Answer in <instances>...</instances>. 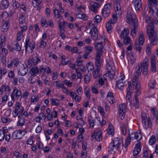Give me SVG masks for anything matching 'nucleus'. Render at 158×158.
Here are the masks:
<instances>
[{
	"label": "nucleus",
	"mask_w": 158,
	"mask_h": 158,
	"mask_svg": "<svg viewBox=\"0 0 158 158\" xmlns=\"http://www.w3.org/2000/svg\"><path fill=\"white\" fill-rule=\"evenodd\" d=\"M144 19H145L146 23H149L148 26L147 28V33L151 41V43L153 45L156 44L157 42L158 36L154 34V23L157 24L158 22H156L152 17L145 16Z\"/></svg>",
	"instance_id": "f257e3e1"
},
{
	"label": "nucleus",
	"mask_w": 158,
	"mask_h": 158,
	"mask_svg": "<svg viewBox=\"0 0 158 158\" xmlns=\"http://www.w3.org/2000/svg\"><path fill=\"white\" fill-rule=\"evenodd\" d=\"M128 22L131 24V34L133 36L135 35L138 26V20L135 15H132L131 11L128 10L127 15Z\"/></svg>",
	"instance_id": "f03ea898"
},
{
	"label": "nucleus",
	"mask_w": 158,
	"mask_h": 158,
	"mask_svg": "<svg viewBox=\"0 0 158 158\" xmlns=\"http://www.w3.org/2000/svg\"><path fill=\"white\" fill-rule=\"evenodd\" d=\"M123 143L122 139L117 137L112 140L109 145L108 148L110 150H113L114 149H118L120 145Z\"/></svg>",
	"instance_id": "7ed1b4c3"
},
{
	"label": "nucleus",
	"mask_w": 158,
	"mask_h": 158,
	"mask_svg": "<svg viewBox=\"0 0 158 158\" xmlns=\"http://www.w3.org/2000/svg\"><path fill=\"white\" fill-rule=\"evenodd\" d=\"M27 133V131H24L20 130H16L14 131L12 135V138L13 139H21Z\"/></svg>",
	"instance_id": "20e7f679"
},
{
	"label": "nucleus",
	"mask_w": 158,
	"mask_h": 158,
	"mask_svg": "<svg viewBox=\"0 0 158 158\" xmlns=\"http://www.w3.org/2000/svg\"><path fill=\"white\" fill-rule=\"evenodd\" d=\"M139 65L143 69V73L144 75H147L148 71V60L147 58H146L145 60L142 63L139 64Z\"/></svg>",
	"instance_id": "39448f33"
},
{
	"label": "nucleus",
	"mask_w": 158,
	"mask_h": 158,
	"mask_svg": "<svg viewBox=\"0 0 158 158\" xmlns=\"http://www.w3.org/2000/svg\"><path fill=\"white\" fill-rule=\"evenodd\" d=\"M14 94L15 95L17 99H21L22 98V93L21 91L17 89L16 87L14 88L13 91L11 94V97L12 101L14 102L15 100Z\"/></svg>",
	"instance_id": "423d86ee"
},
{
	"label": "nucleus",
	"mask_w": 158,
	"mask_h": 158,
	"mask_svg": "<svg viewBox=\"0 0 158 158\" xmlns=\"http://www.w3.org/2000/svg\"><path fill=\"white\" fill-rule=\"evenodd\" d=\"M30 41V37L29 36H27L26 39L25 45L26 53L27 51L28 46H29V48H30L31 50V52H33V49L35 48V43L33 41H31L30 43V44H29Z\"/></svg>",
	"instance_id": "0eeeda50"
},
{
	"label": "nucleus",
	"mask_w": 158,
	"mask_h": 158,
	"mask_svg": "<svg viewBox=\"0 0 158 158\" xmlns=\"http://www.w3.org/2000/svg\"><path fill=\"white\" fill-rule=\"evenodd\" d=\"M102 42H100L99 43H94V45L96 49V55H102L103 54V49L104 46L102 44Z\"/></svg>",
	"instance_id": "6e6552de"
},
{
	"label": "nucleus",
	"mask_w": 158,
	"mask_h": 158,
	"mask_svg": "<svg viewBox=\"0 0 158 158\" xmlns=\"http://www.w3.org/2000/svg\"><path fill=\"white\" fill-rule=\"evenodd\" d=\"M19 26L22 31H26L27 29V23L25 22V17L23 14L19 16Z\"/></svg>",
	"instance_id": "1a4fd4ad"
},
{
	"label": "nucleus",
	"mask_w": 158,
	"mask_h": 158,
	"mask_svg": "<svg viewBox=\"0 0 158 158\" xmlns=\"http://www.w3.org/2000/svg\"><path fill=\"white\" fill-rule=\"evenodd\" d=\"M132 84L133 85V88L136 89V91L135 96L137 97L141 94L140 84L138 82V81L136 79H133L132 82Z\"/></svg>",
	"instance_id": "9d476101"
},
{
	"label": "nucleus",
	"mask_w": 158,
	"mask_h": 158,
	"mask_svg": "<svg viewBox=\"0 0 158 158\" xmlns=\"http://www.w3.org/2000/svg\"><path fill=\"white\" fill-rule=\"evenodd\" d=\"M89 33L91 35L92 38L94 40H99L98 37V33L97 29L95 27L92 28L90 30Z\"/></svg>",
	"instance_id": "9b49d317"
},
{
	"label": "nucleus",
	"mask_w": 158,
	"mask_h": 158,
	"mask_svg": "<svg viewBox=\"0 0 158 158\" xmlns=\"http://www.w3.org/2000/svg\"><path fill=\"white\" fill-rule=\"evenodd\" d=\"M155 55H152L151 56V69L152 72L155 73L156 71V62Z\"/></svg>",
	"instance_id": "f8f14e48"
},
{
	"label": "nucleus",
	"mask_w": 158,
	"mask_h": 158,
	"mask_svg": "<svg viewBox=\"0 0 158 158\" xmlns=\"http://www.w3.org/2000/svg\"><path fill=\"white\" fill-rule=\"evenodd\" d=\"M92 137L93 138H95L97 141H101L102 140V132L99 131L96 133L94 132L92 134Z\"/></svg>",
	"instance_id": "ddd939ff"
},
{
	"label": "nucleus",
	"mask_w": 158,
	"mask_h": 158,
	"mask_svg": "<svg viewBox=\"0 0 158 158\" xmlns=\"http://www.w3.org/2000/svg\"><path fill=\"white\" fill-rule=\"evenodd\" d=\"M99 4L96 2H94L89 7L90 10H92L94 13L98 12L97 10L100 7Z\"/></svg>",
	"instance_id": "4468645a"
},
{
	"label": "nucleus",
	"mask_w": 158,
	"mask_h": 158,
	"mask_svg": "<svg viewBox=\"0 0 158 158\" xmlns=\"http://www.w3.org/2000/svg\"><path fill=\"white\" fill-rule=\"evenodd\" d=\"M141 147L140 144L139 142L137 143L134 148L133 151V155L134 156H137L140 152Z\"/></svg>",
	"instance_id": "2eb2a0df"
},
{
	"label": "nucleus",
	"mask_w": 158,
	"mask_h": 158,
	"mask_svg": "<svg viewBox=\"0 0 158 158\" xmlns=\"http://www.w3.org/2000/svg\"><path fill=\"white\" fill-rule=\"evenodd\" d=\"M107 73L103 75V77L106 79V77H108L110 79H113L115 75V71L107 70Z\"/></svg>",
	"instance_id": "dca6fc26"
},
{
	"label": "nucleus",
	"mask_w": 158,
	"mask_h": 158,
	"mask_svg": "<svg viewBox=\"0 0 158 158\" xmlns=\"http://www.w3.org/2000/svg\"><path fill=\"white\" fill-rule=\"evenodd\" d=\"M26 68L24 64H23L20 69L18 71V73L20 75L24 76L27 73L28 70L27 67Z\"/></svg>",
	"instance_id": "f3484780"
},
{
	"label": "nucleus",
	"mask_w": 158,
	"mask_h": 158,
	"mask_svg": "<svg viewBox=\"0 0 158 158\" xmlns=\"http://www.w3.org/2000/svg\"><path fill=\"white\" fill-rule=\"evenodd\" d=\"M106 69L110 70L115 71V67L112 61H109L107 62L106 64Z\"/></svg>",
	"instance_id": "a211bd4d"
},
{
	"label": "nucleus",
	"mask_w": 158,
	"mask_h": 158,
	"mask_svg": "<svg viewBox=\"0 0 158 158\" xmlns=\"http://www.w3.org/2000/svg\"><path fill=\"white\" fill-rule=\"evenodd\" d=\"M101 56L100 55H96L95 58V65L96 69H99L101 65Z\"/></svg>",
	"instance_id": "6ab92c4d"
},
{
	"label": "nucleus",
	"mask_w": 158,
	"mask_h": 158,
	"mask_svg": "<svg viewBox=\"0 0 158 158\" xmlns=\"http://www.w3.org/2000/svg\"><path fill=\"white\" fill-rule=\"evenodd\" d=\"M133 3L136 10H139L142 7V2L141 0H133Z\"/></svg>",
	"instance_id": "aec40b11"
},
{
	"label": "nucleus",
	"mask_w": 158,
	"mask_h": 158,
	"mask_svg": "<svg viewBox=\"0 0 158 158\" xmlns=\"http://www.w3.org/2000/svg\"><path fill=\"white\" fill-rule=\"evenodd\" d=\"M114 8L115 9V12L117 15H120L122 13L121 7L120 4L118 3L114 5Z\"/></svg>",
	"instance_id": "412c9836"
},
{
	"label": "nucleus",
	"mask_w": 158,
	"mask_h": 158,
	"mask_svg": "<svg viewBox=\"0 0 158 158\" xmlns=\"http://www.w3.org/2000/svg\"><path fill=\"white\" fill-rule=\"evenodd\" d=\"M143 123H144L143 127L146 129L150 128L152 126V123L149 117L146 120L144 121Z\"/></svg>",
	"instance_id": "4be33fe9"
},
{
	"label": "nucleus",
	"mask_w": 158,
	"mask_h": 158,
	"mask_svg": "<svg viewBox=\"0 0 158 158\" xmlns=\"http://www.w3.org/2000/svg\"><path fill=\"white\" fill-rule=\"evenodd\" d=\"M136 69H137V70L134 74V76H135V77L136 78V79H136L138 81L137 79L139 75L141 73L142 69L141 67L139 65V64L137 66ZM133 79L135 80L134 79Z\"/></svg>",
	"instance_id": "5701e85b"
},
{
	"label": "nucleus",
	"mask_w": 158,
	"mask_h": 158,
	"mask_svg": "<svg viewBox=\"0 0 158 158\" xmlns=\"http://www.w3.org/2000/svg\"><path fill=\"white\" fill-rule=\"evenodd\" d=\"M39 71L38 68L37 67H34L31 68L29 73L32 76L35 77L39 73Z\"/></svg>",
	"instance_id": "b1692460"
},
{
	"label": "nucleus",
	"mask_w": 158,
	"mask_h": 158,
	"mask_svg": "<svg viewBox=\"0 0 158 158\" xmlns=\"http://www.w3.org/2000/svg\"><path fill=\"white\" fill-rule=\"evenodd\" d=\"M129 33L128 28H124L121 32L120 37L121 39L128 36V35Z\"/></svg>",
	"instance_id": "393cba45"
},
{
	"label": "nucleus",
	"mask_w": 158,
	"mask_h": 158,
	"mask_svg": "<svg viewBox=\"0 0 158 158\" xmlns=\"http://www.w3.org/2000/svg\"><path fill=\"white\" fill-rule=\"evenodd\" d=\"M9 3L6 0H3L2 1L0 5L1 9L3 10L5 9L8 7Z\"/></svg>",
	"instance_id": "a878e982"
},
{
	"label": "nucleus",
	"mask_w": 158,
	"mask_h": 158,
	"mask_svg": "<svg viewBox=\"0 0 158 158\" xmlns=\"http://www.w3.org/2000/svg\"><path fill=\"white\" fill-rule=\"evenodd\" d=\"M135 41H138V44L140 45H143L144 42V37L143 36V33L141 31L139 33V38L138 40H136Z\"/></svg>",
	"instance_id": "bb28decb"
},
{
	"label": "nucleus",
	"mask_w": 158,
	"mask_h": 158,
	"mask_svg": "<svg viewBox=\"0 0 158 158\" xmlns=\"http://www.w3.org/2000/svg\"><path fill=\"white\" fill-rule=\"evenodd\" d=\"M35 55L32 58L33 61V64L34 65H36L39 62H41V60L38 57V56L37 53H35Z\"/></svg>",
	"instance_id": "cd10ccee"
},
{
	"label": "nucleus",
	"mask_w": 158,
	"mask_h": 158,
	"mask_svg": "<svg viewBox=\"0 0 158 158\" xmlns=\"http://www.w3.org/2000/svg\"><path fill=\"white\" fill-rule=\"evenodd\" d=\"M112 22V20H109L106 25V28L107 29V31L109 33H110L112 32V28L111 26Z\"/></svg>",
	"instance_id": "c85d7f7f"
},
{
	"label": "nucleus",
	"mask_w": 158,
	"mask_h": 158,
	"mask_svg": "<svg viewBox=\"0 0 158 158\" xmlns=\"http://www.w3.org/2000/svg\"><path fill=\"white\" fill-rule=\"evenodd\" d=\"M54 13L55 17L56 18H59V20H60L61 21V20L63 19V18L62 16L61 15L59 10L57 9H55L54 10Z\"/></svg>",
	"instance_id": "c756f323"
},
{
	"label": "nucleus",
	"mask_w": 158,
	"mask_h": 158,
	"mask_svg": "<svg viewBox=\"0 0 158 158\" xmlns=\"http://www.w3.org/2000/svg\"><path fill=\"white\" fill-rule=\"evenodd\" d=\"M126 106L124 103L122 104L119 105L118 110L119 111V114H122L125 113L126 111Z\"/></svg>",
	"instance_id": "7c9ffc66"
},
{
	"label": "nucleus",
	"mask_w": 158,
	"mask_h": 158,
	"mask_svg": "<svg viewBox=\"0 0 158 158\" xmlns=\"http://www.w3.org/2000/svg\"><path fill=\"white\" fill-rule=\"evenodd\" d=\"M46 118V115L44 114L43 112L40 113L39 114V116H37L36 117V121L37 122L40 123L41 119L44 118V119H45Z\"/></svg>",
	"instance_id": "2f4dec72"
},
{
	"label": "nucleus",
	"mask_w": 158,
	"mask_h": 158,
	"mask_svg": "<svg viewBox=\"0 0 158 158\" xmlns=\"http://www.w3.org/2000/svg\"><path fill=\"white\" fill-rule=\"evenodd\" d=\"M9 22L7 21L3 24L2 26V31L3 32L6 31L9 27Z\"/></svg>",
	"instance_id": "473e14b6"
},
{
	"label": "nucleus",
	"mask_w": 158,
	"mask_h": 158,
	"mask_svg": "<svg viewBox=\"0 0 158 158\" xmlns=\"http://www.w3.org/2000/svg\"><path fill=\"white\" fill-rule=\"evenodd\" d=\"M123 39V42L125 45H127L131 43V40L128 36L124 38H122Z\"/></svg>",
	"instance_id": "72a5a7b5"
},
{
	"label": "nucleus",
	"mask_w": 158,
	"mask_h": 158,
	"mask_svg": "<svg viewBox=\"0 0 158 158\" xmlns=\"http://www.w3.org/2000/svg\"><path fill=\"white\" fill-rule=\"evenodd\" d=\"M88 120L90 126L93 127L95 125V120L94 118H93L92 117H88Z\"/></svg>",
	"instance_id": "f704fd0d"
},
{
	"label": "nucleus",
	"mask_w": 158,
	"mask_h": 158,
	"mask_svg": "<svg viewBox=\"0 0 158 158\" xmlns=\"http://www.w3.org/2000/svg\"><path fill=\"white\" fill-rule=\"evenodd\" d=\"M93 47L92 46H86L85 48V52L87 54H89L92 51Z\"/></svg>",
	"instance_id": "c9c22d12"
},
{
	"label": "nucleus",
	"mask_w": 158,
	"mask_h": 158,
	"mask_svg": "<svg viewBox=\"0 0 158 158\" xmlns=\"http://www.w3.org/2000/svg\"><path fill=\"white\" fill-rule=\"evenodd\" d=\"M87 67L88 71H91L94 69L93 64L91 62H89L87 65Z\"/></svg>",
	"instance_id": "e433bc0d"
},
{
	"label": "nucleus",
	"mask_w": 158,
	"mask_h": 158,
	"mask_svg": "<svg viewBox=\"0 0 158 158\" xmlns=\"http://www.w3.org/2000/svg\"><path fill=\"white\" fill-rule=\"evenodd\" d=\"M156 140L155 136L154 135H152L149 139V143L151 145H152L155 143Z\"/></svg>",
	"instance_id": "4c0bfd02"
},
{
	"label": "nucleus",
	"mask_w": 158,
	"mask_h": 158,
	"mask_svg": "<svg viewBox=\"0 0 158 158\" xmlns=\"http://www.w3.org/2000/svg\"><path fill=\"white\" fill-rule=\"evenodd\" d=\"M55 86L58 87V88H62L64 86V84L61 83L60 81H55Z\"/></svg>",
	"instance_id": "58836bf2"
},
{
	"label": "nucleus",
	"mask_w": 158,
	"mask_h": 158,
	"mask_svg": "<svg viewBox=\"0 0 158 158\" xmlns=\"http://www.w3.org/2000/svg\"><path fill=\"white\" fill-rule=\"evenodd\" d=\"M113 127L112 125H109V129L108 131V133L109 135H110L112 136H113L114 134V130L112 129Z\"/></svg>",
	"instance_id": "ea45409f"
},
{
	"label": "nucleus",
	"mask_w": 158,
	"mask_h": 158,
	"mask_svg": "<svg viewBox=\"0 0 158 158\" xmlns=\"http://www.w3.org/2000/svg\"><path fill=\"white\" fill-rule=\"evenodd\" d=\"M99 69H96L93 72V75L94 78H97L99 76Z\"/></svg>",
	"instance_id": "a19ab883"
},
{
	"label": "nucleus",
	"mask_w": 158,
	"mask_h": 158,
	"mask_svg": "<svg viewBox=\"0 0 158 158\" xmlns=\"http://www.w3.org/2000/svg\"><path fill=\"white\" fill-rule=\"evenodd\" d=\"M148 2L150 5L156 7L157 6V0H148Z\"/></svg>",
	"instance_id": "79ce46f5"
},
{
	"label": "nucleus",
	"mask_w": 158,
	"mask_h": 158,
	"mask_svg": "<svg viewBox=\"0 0 158 158\" xmlns=\"http://www.w3.org/2000/svg\"><path fill=\"white\" fill-rule=\"evenodd\" d=\"M25 31H22V28H21V31H19L17 34V39L18 41H19L21 40V36L23 35V32Z\"/></svg>",
	"instance_id": "37998d69"
},
{
	"label": "nucleus",
	"mask_w": 158,
	"mask_h": 158,
	"mask_svg": "<svg viewBox=\"0 0 158 158\" xmlns=\"http://www.w3.org/2000/svg\"><path fill=\"white\" fill-rule=\"evenodd\" d=\"M131 141V137L128 136L127 137L126 139L125 140V143L124 146L125 148H126L128 145L130 144Z\"/></svg>",
	"instance_id": "c03bdc74"
},
{
	"label": "nucleus",
	"mask_w": 158,
	"mask_h": 158,
	"mask_svg": "<svg viewBox=\"0 0 158 158\" xmlns=\"http://www.w3.org/2000/svg\"><path fill=\"white\" fill-rule=\"evenodd\" d=\"M58 24H59V27L60 29V33H64L65 31L64 28L63 27L62 25V24L60 20H59L58 21Z\"/></svg>",
	"instance_id": "a18cd8bd"
},
{
	"label": "nucleus",
	"mask_w": 158,
	"mask_h": 158,
	"mask_svg": "<svg viewBox=\"0 0 158 158\" xmlns=\"http://www.w3.org/2000/svg\"><path fill=\"white\" fill-rule=\"evenodd\" d=\"M52 104L53 105H55L58 106L59 104V101L58 100L53 98L51 99Z\"/></svg>",
	"instance_id": "49530a36"
},
{
	"label": "nucleus",
	"mask_w": 158,
	"mask_h": 158,
	"mask_svg": "<svg viewBox=\"0 0 158 158\" xmlns=\"http://www.w3.org/2000/svg\"><path fill=\"white\" fill-rule=\"evenodd\" d=\"M41 25L43 27H46L48 26V23L45 19H43L41 20Z\"/></svg>",
	"instance_id": "de8ad7c7"
},
{
	"label": "nucleus",
	"mask_w": 158,
	"mask_h": 158,
	"mask_svg": "<svg viewBox=\"0 0 158 158\" xmlns=\"http://www.w3.org/2000/svg\"><path fill=\"white\" fill-rule=\"evenodd\" d=\"M138 41H135V43L134 45V46L135 47L137 50L139 51V53H140L142 48L139 46V45L140 44H138Z\"/></svg>",
	"instance_id": "09e8293b"
},
{
	"label": "nucleus",
	"mask_w": 158,
	"mask_h": 158,
	"mask_svg": "<svg viewBox=\"0 0 158 158\" xmlns=\"http://www.w3.org/2000/svg\"><path fill=\"white\" fill-rule=\"evenodd\" d=\"M111 7V6L110 4H108L105 5L104 6V8L102 10L106 11H108L110 12Z\"/></svg>",
	"instance_id": "8fccbe9b"
},
{
	"label": "nucleus",
	"mask_w": 158,
	"mask_h": 158,
	"mask_svg": "<svg viewBox=\"0 0 158 158\" xmlns=\"http://www.w3.org/2000/svg\"><path fill=\"white\" fill-rule=\"evenodd\" d=\"M102 16L104 17H107L110 13V12L108 11L104 10H102Z\"/></svg>",
	"instance_id": "3c124183"
},
{
	"label": "nucleus",
	"mask_w": 158,
	"mask_h": 158,
	"mask_svg": "<svg viewBox=\"0 0 158 158\" xmlns=\"http://www.w3.org/2000/svg\"><path fill=\"white\" fill-rule=\"evenodd\" d=\"M24 119L23 118L20 119L17 122V124L19 126H22L24 124Z\"/></svg>",
	"instance_id": "603ef678"
},
{
	"label": "nucleus",
	"mask_w": 158,
	"mask_h": 158,
	"mask_svg": "<svg viewBox=\"0 0 158 158\" xmlns=\"http://www.w3.org/2000/svg\"><path fill=\"white\" fill-rule=\"evenodd\" d=\"M90 80V78L88 74H86L84 76V80L86 83H88Z\"/></svg>",
	"instance_id": "864d4df0"
},
{
	"label": "nucleus",
	"mask_w": 158,
	"mask_h": 158,
	"mask_svg": "<svg viewBox=\"0 0 158 158\" xmlns=\"http://www.w3.org/2000/svg\"><path fill=\"white\" fill-rule=\"evenodd\" d=\"M132 90V86L131 85V82H128V87L127 88V94H128V93H130V94H131V92L130 90Z\"/></svg>",
	"instance_id": "5fc2aeb1"
},
{
	"label": "nucleus",
	"mask_w": 158,
	"mask_h": 158,
	"mask_svg": "<svg viewBox=\"0 0 158 158\" xmlns=\"http://www.w3.org/2000/svg\"><path fill=\"white\" fill-rule=\"evenodd\" d=\"M156 84V81L155 80H154L153 81H151L149 85L150 88L152 89H154L155 87Z\"/></svg>",
	"instance_id": "6e6d98bb"
},
{
	"label": "nucleus",
	"mask_w": 158,
	"mask_h": 158,
	"mask_svg": "<svg viewBox=\"0 0 158 158\" xmlns=\"http://www.w3.org/2000/svg\"><path fill=\"white\" fill-rule=\"evenodd\" d=\"M14 48L15 50L20 51L21 50V48L18 43H17L15 44V47Z\"/></svg>",
	"instance_id": "4d7b16f0"
},
{
	"label": "nucleus",
	"mask_w": 158,
	"mask_h": 158,
	"mask_svg": "<svg viewBox=\"0 0 158 158\" xmlns=\"http://www.w3.org/2000/svg\"><path fill=\"white\" fill-rule=\"evenodd\" d=\"M12 62L15 66L17 67L19 64V60L18 58H15Z\"/></svg>",
	"instance_id": "13d9d810"
},
{
	"label": "nucleus",
	"mask_w": 158,
	"mask_h": 158,
	"mask_svg": "<svg viewBox=\"0 0 158 158\" xmlns=\"http://www.w3.org/2000/svg\"><path fill=\"white\" fill-rule=\"evenodd\" d=\"M131 94H130V93H128V94H127L126 96L127 100V103L128 102L130 105L131 104Z\"/></svg>",
	"instance_id": "bf43d9fd"
},
{
	"label": "nucleus",
	"mask_w": 158,
	"mask_h": 158,
	"mask_svg": "<svg viewBox=\"0 0 158 158\" xmlns=\"http://www.w3.org/2000/svg\"><path fill=\"white\" fill-rule=\"evenodd\" d=\"M79 17L81 19H83L84 20H86L87 19L88 17L85 15L79 13Z\"/></svg>",
	"instance_id": "052dcab7"
},
{
	"label": "nucleus",
	"mask_w": 158,
	"mask_h": 158,
	"mask_svg": "<svg viewBox=\"0 0 158 158\" xmlns=\"http://www.w3.org/2000/svg\"><path fill=\"white\" fill-rule=\"evenodd\" d=\"M13 6L15 8H17L19 6V3L16 0H12Z\"/></svg>",
	"instance_id": "680f3d73"
},
{
	"label": "nucleus",
	"mask_w": 158,
	"mask_h": 158,
	"mask_svg": "<svg viewBox=\"0 0 158 158\" xmlns=\"http://www.w3.org/2000/svg\"><path fill=\"white\" fill-rule=\"evenodd\" d=\"M94 19L97 23L100 22L102 20V17L99 15H97L94 18Z\"/></svg>",
	"instance_id": "e2e57ef3"
},
{
	"label": "nucleus",
	"mask_w": 158,
	"mask_h": 158,
	"mask_svg": "<svg viewBox=\"0 0 158 158\" xmlns=\"http://www.w3.org/2000/svg\"><path fill=\"white\" fill-rule=\"evenodd\" d=\"M41 1L40 0H38V1L37 2H32V5L35 7H37L41 3Z\"/></svg>",
	"instance_id": "0e129e2a"
},
{
	"label": "nucleus",
	"mask_w": 158,
	"mask_h": 158,
	"mask_svg": "<svg viewBox=\"0 0 158 158\" xmlns=\"http://www.w3.org/2000/svg\"><path fill=\"white\" fill-rule=\"evenodd\" d=\"M5 135L3 133L2 130H0V141H2L4 139Z\"/></svg>",
	"instance_id": "69168bd1"
},
{
	"label": "nucleus",
	"mask_w": 158,
	"mask_h": 158,
	"mask_svg": "<svg viewBox=\"0 0 158 158\" xmlns=\"http://www.w3.org/2000/svg\"><path fill=\"white\" fill-rule=\"evenodd\" d=\"M112 20V22H111L113 24H114L115 23L117 20V15L115 14H113L112 15V19H111Z\"/></svg>",
	"instance_id": "338daca9"
},
{
	"label": "nucleus",
	"mask_w": 158,
	"mask_h": 158,
	"mask_svg": "<svg viewBox=\"0 0 158 158\" xmlns=\"http://www.w3.org/2000/svg\"><path fill=\"white\" fill-rule=\"evenodd\" d=\"M107 100L111 104H113L115 102V98L114 97L107 98Z\"/></svg>",
	"instance_id": "774afa93"
}]
</instances>
